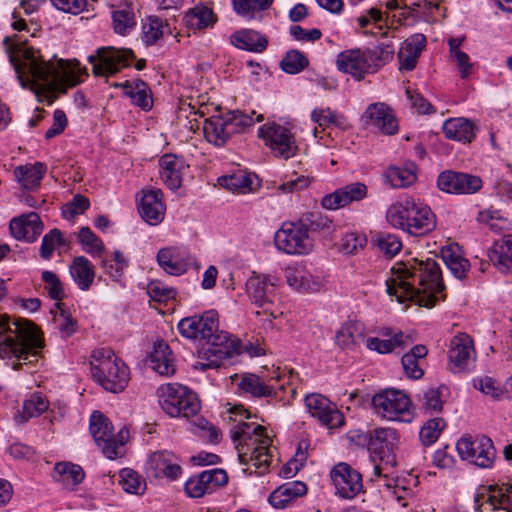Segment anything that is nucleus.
Returning a JSON list of instances; mask_svg holds the SVG:
<instances>
[{"instance_id":"69168bd1","label":"nucleus","mask_w":512,"mask_h":512,"mask_svg":"<svg viewBox=\"0 0 512 512\" xmlns=\"http://www.w3.org/2000/svg\"><path fill=\"white\" fill-rule=\"evenodd\" d=\"M421 404L426 412H440L443 408L440 390L438 388H429L424 391L421 397Z\"/></svg>"},{"instance_id":"a19ab883","label":"nucleus","mask_w":512,"mask_h":512,"mask_svg":"<svg viewBox=\"0 0 512 512\" xmlns=\"http://www.w3.org/2000/svg\"><path fill=\"white\" fill-rule=\"evenodd\" d=\"M411 343L408 336L402 332L394 334L389 339H379L377 337H369L366 340V346L369 350L376 351L380 354H388L394 352L397 348L404 349Z\"/></svg>"},{"instance_id":"774afa93","label":"nucleus","mask_w":512,"mask_h":512,"mask_svg":"<svg viewBox=\"0 0 512 512\" xmlns=\"http://www.w3.org/2000/svg\"><path fill=\"white\" fill-rule=\"evenodd\" d=\"M363 476L346 462L336 464L330 471L331 480H362Z\"/></svg>"},{"instance_id":"79ce46f5","label":"nucleus","mask_w":512,"mask_h":512,"mask_svg":"<svg viewBox=\"0 0 512 512\" xmlns=\"http://www.w3.org/2000/svg\"><path fill=\"white\" fill-rule=\"evenodd\" d=\"M49 407L48 400L40 393H34L29 399L23 403L22 411L18 412L14 419L17 423L23 424L30 418L38 417Z\"/></svg>"},{"instance_id":"ddd939ff","label":"nucleus","mask_w":512,"mask_h":512,"mask_svg":"<svg viewBox=\"0 0 512 512\" xmlns=\"http://www.w3.org/2000/svg\"><path fill=\"white\" fill-rule=\"evenodd\" d=\"M274 243L278 250L289 255H307L313 249V240L308 228L300 221L283 223L275 233Z\"/></svg>"},{"instance_id":"58836bf2","label":"nucleus","mask_w":512,"mask_h":512,"mask_svg":"<svg viewBox=\"0 0 512 512\" xmlns=\"http://www.w3.org/2000/svg\"><path fill=\"white\" fill-rule=\"evenodd\" d=\"M157 262L165 272L171 275H181L187 270V263L176 248L160 249L157 253Z\"/></svg>"},{"instance_id":"9d476101","label":"nucleus","mask_w":512,"mask_h":512,"mask_svg":"<svg viewBox=\"0 0 512 512\" xmlns=\"http://www.w3.org/2000/svg\"><path fill=\"white\" fill-rule=\"evenodd\" d=\"M157 393L161 408L171 417L188 419L197 416L201 409L197 395L184 385L178 383L162 385Z\"/></svg>"},{"instance_id":"a878e982","label":"nucleus","mask_w":512,"mask_h":512,"mask_svg":"<svg viewBox=\"0 0 512 512\" xmlns=\"http://www.w3.org/2000/svg\"><path fill=\"white\" fill-rule=\"evenodd\" d=\"M160 176L163 183L173 191L180 188L183 173L188 166L182 157L165 154L159 160Z\"/></svg>"},{"instance_id":"1a4fd4ad","label":"nucleus","mask_w":512,"mask_h":512,"mask_svg":"<svg viewBox=\"0 0 512 512\" xmlns=\"http://www.w3.org/2000/svg\"><path fill=\"white\" fill-rule=\"evenodd\" d=\"M91 373L106 391L122 392L129 382V368L111 349H97L92 354Z\"/></svg>"},{"instance_id":"20e7f679","label":"nucleus","mask_w":512,"mask_h":512,"mask_svg":"<svg viewBox=\"0 0 512 512\" xmlns=\"http://www.w3.org/2000/svg\"><path fill=\"white\" fill-rule=\"evenodd\" d=\"M9 42V37H6L4 44L7 45L9 61L23 88L30 87L35 92L52 90L58 83L64 81L66 72L63 60L57 63L45 61L32 47L9 44Z\"/></svg>"},{"instance_id":"7c9ffc66","label":"nucleus","mask_w":512,"mask_h":512,"mask_svg":"<svg viewBox=\"0 0 512 512\" xmlns=\"http://www.w3.org/2000/svg\"><path fill=\"white\" fill-rule=\"evenodd\" d=\"M230 43L238 49L261 53L268 46V39L258 31L241 29L230 36Z\"/></svg>"},{"instance_id":"6e6d98bb","label":"nucleus","mask_w":512,"mask_h":512,"mask_svg":"<svg viewBox=\"0 0 512 512\" xmlns=\"http://www.w3.org/2000/svg\"><path fill=\"white\" fill-rule=\"evenodd\" d=\"M167 25H165L166 27ZM164 34V25L158 17H149L148 22L143 25L142 40L147 45L155 44Z\"/></svg>"},{"instance_id":"5701e85b","label":"nucleus","mask_w":512,"mask_h":512,"mask_svg":"<svg viewBox=\"0 0 512 512\" xmlns=\"http://www.w3.org/2000/svg\"><path fill=\"white\" fill-rule=\"evenodd\" d=\"M473 353V342L468 335L460 334L454 337L448 351L449 369L454 373L465 371Z\"/></svg>"},{"instance_id":"e433bc0d","label":"nucleus","mask_w":512,"mask_h":512,"mask_svg":"<svg viewBox=\"0 0 512 512\" xmlns=\"http://www.w3.org/2000/svg\"><path fill=\"white\" fill-rule=\"evenodd\" d=\"M46 170L47 166L42 162L28 163L16 167L14 169V175L23 188L33 190L40 186Z\"/></svg>"},{"instance_id":"864d4df0","label":"nucleus","mask_w":512,"mask_h":512,"mask_svg":"<svg viewBox=\"0 0 512 512\" xmlns=\"http://www.w3.org/2000/svg\"><path fill=\"white\" fill-rule=\"evenodd\" d=\"M445 426L446 422L443 418L437 417L428 420L419 432V438L422 444L430 446L435 443Z\"/></svg>"},{"instance_id":"4468645a","label":"nucleus","mask_w":512,"mask_h":512,"mask_svg":"<svg viewBox=\"0 0 512 512\" xmlns=\"http://www.w3.org/2000/svg\"><path fill=\"white\" fill-rule=\"evenodd\" d=\"M135 58L131 49L101 47L96 55H90L88 61L92 64V72L95 76H112L122 68L129 66L130 61Z\"/></svg>"},{"instance_id":"4d7b16f0","label":"nucleus","mask_w":512,"mask_h":512,"mask_svg":"<svg viewBox=\"0 0 512 512\" xmlns=\"http://www.w3.org/2000/svg\"><path fill=\"white\" fill-rule=\"evenodd\" d=\"M63 245L64 240L61 231L57 228L52 229L50 232L45 234L42 239L39 250L41 258L49 260L52 257L55 248Z\"/></svg>"},{"instance_id":"5fc2aeb1","label":"nucleus","mask_w":512,"mask_h":512,"mask_svg":"<svg viewBox=\"0 0 512 512\" xmlns=\"http://www.w3.org/2000/svg\"><path fill=\"white\" fill-rule=\"evenodd\" d=\"M362 335V327L358 323H346L336 333V342L341 348H350Z\"/></svg>"},{"instance_id":"09e8293b","label":"nucleus","mask_w":512,"mask_h":512,"mask_svg":"<svg viewBox=\"0 0 512 512\" xmlns=\"http://www.w3.org/2000/svg\"><path fill=\"white\" fill-rule=\"evenodd\" d=\"M411 482H385L384 490L387 498L395 499L402 507L408 505L407 500L414 495Z\"/></svg>"},{"instance_id":"aec40b11","label":"nucleus","mask_w":512,"mask_h":512,"mask_svg":"<svg viewBox=\"0 0 512 512\" xmlns=\"http://www.w3.org/2000/svg\"><path fill=\"white\" fill-rule=\"evenodd\" d=\"M146 474L148 478L175 480L182 475V468L173 453L158 451L150 455Z\"/></svg>"},{"instance_id":"13d9d810","label":"nucleus","mask_w":512,"mask_h":512,"mask_svg":"<svg viewBox=\"0 0 512 512\" xmlns=\"http://www.w3.org/2000/svg\"><path fill=\"white\" fill-rule=\"evenodd\" d=\"M376 243L381 252L391 258L400 252L402 242L400 238L391 233H380L377 236Z\"/></svg>"},{"instance_id":"4c0bfd02","label":"nucleus","mask_w":512,"mask_h":512,"mask_svg":"<svg viewBox=\"0 0 512 512\" xmlns=\"http://www.w3.org/2000/svg\"><path fill=\"white\" fill-rule=\"evenodd\" d=\"M70 274L79 289L87 291L95 277L94 266L86 257L78 256L70 266Z\"/></svg>"},{"instance_id":"bf43d9fd","label":"nucleus","mask_w":512,"mask_h":512,"mask_svg":"<svg viewBox=\"0 0 512 512\" xmlns=\"http://www.w3.org/2000/svg\"><path fill=\"white\" fill-rule=\"evenodd\" d=\"M78 240L87 253H100L104 250L102 240L97 237L89 227H82L80 229Z\"/></svg>"},{"instance_id":"2eb2a0df","label":"nucleus","mask_w":512,"mask_h":512,"mask_svg":"<svg viewBox=\"0 0 512 512\" xmlns=\"http://www.w3.org/2000/svg\"><path fill=\"white\" fill-rule=\"evenodd\" d=\"M456 449L461 459L479 468H491L495 461V447L492 440L486 436L475 439L471 436H464L458 440Z\"/></svg>"},{"instance_id":"dca6fc26","label":"nucleus","mask_w":512,"mask_h":512,"mask_svg":"<svg viewBox=\"0 0 512 512\" xmlns=\"http://www.w3.org/2000/svg\"><path fill=\"white\" fill-rule=\"evenodd\" d=\"M246 294L253 304L263 309V314L268 315L269 322L276 318L271 310L275 298V281L269 275L253 274L247 279Z\"/></svg>"},{"instance_id":"2f4dec72","label":"nucleus","mask_w":512,"mask_h":512,"mask_svg":"<svg viewBox=\"0 0 512 512\" xmlns=\"http://www.w3.org/2000/svg\"><path fill=\"white\" fill-rule=\"evenodd\" d=\"M307 493L305 482H284L269 496V503L276 509L285 508L291 501Z\"/></svg>"},{"instance_id":"a211bd4d","label":"nucleus","mask_w":512,"mask_h":512,"mask_svg":"<svg viewBox=\"0 0 512 512\" xmlns=\"http://www.w3.org/2000/svg\"><path fill=\"white\" fill-rule=\"evenodd\" d=\"M437 186L441 191L449 194L471 195L480 191L483 181L477 175L445 170L438 175Z\"/></svg>"},{"instance_id":"423d86ee","label":"nucleus","mask_w":512,"mask_h":512,"mask_svg":"<svg viewBox=\"0 0 512 512\" xmlns=\"http://www.w3.org/2000/svg\"><path fill=\"white\" fill-rule=\"evenodd\" d=\"M388 223L414 237H423L436 228V216L427 205L413 200L392 204L387 212Z\"/></svg>"},{"instance_id":"603ef678","label":"nucleus","mask_w":512,"mask_h":512,"mask_svg":"<svg viewBox=\"0 0 512 512\" xmlns=\"http://www.w3.org/2000/svg\"><path fill=\"white\" fill-rule=\"evenodd\" d=\"M52 477L56 480H84L85 472L83 468L69 461H62L55 464Z\"/></svg>"},{"instance_id":"f3484780","label":"nucleus","mask_w":512,"mask_h":512,"mask_svg":"<svg viewBox=\"0 0 512 512\" xmlns=\"http://www.w3.org/2000/svg\"><path fill=\"white\" fill-rule=\"evenodd\" d=\"M258 135L275 156L288 159L295 155V138L288 128L273 122L261 126Z\"/></svg>"},{"instance_id":"c9c22d12","label":"nucleus","mask_w":512,"mask_h":512,"mask_svg":"<svg viewBox=\"0 0 512 512\" xmlns=\"http://www.w3.org/2000/svg\"><path fill=\"white\" fill-rule=\"evenodd\" d=\"M273 380L274 377L270 378V380L266 382L262 377L256 374L247 373L242 376V379L239 383V388L243 392L248 393L256 398L275 397V387L271 383Z\"/></svg>"},{"instance_id":"39448f33","label":"nucleus","mask_w":512,"mask_h":512,"mask_svg":"<svg viewBox=\"0 0 512 512\" xmlns=\"http://www.w3.org/2000/svg\"><path fill=\"white\" fill-rule=\"evenodd\" d=\"M236 444L239 460L246 463V456L250 453L251 464L243 469L246 476L262 477L269 468L270 455L268 449L272 443L266 433V428L255 423L240 422L232 434Z\"/></svg>"},{"instance_id":"052dcab7","label":"nucleus","mask_w":512,"mask_h":512,"mask_svg":"<svg viewBox=\"0 0 512 512\" xmlns=\"http://www.w3.org/2000/svg\"><path fill=\"white\" fill-rule=\"evenodd\" d=\"M60 303H56V307L60 310L58 315L54 316L55 324L62 338H68L73 335L78 328L77 321L71 317L69 313L60 308Z\"/></svg>"},{"instance_id":"6e6552de","label":"nucleus","mask_w":512,"mask_h":512,"mask_svg":"<svg viewBox=\"0 0 512 512\" xmlns=\"http://www.w3.org/2000/svg\"><path fill=\"white\" fill-rule=\"evenodd\" d=\"M264 117L251 111L250 114L239 110L229 111L224 115H212L204 120L203 131L208 142L223 146L234 134L245 132L255 122H262Z\"/></svg>"},{"instance_id":"3c124183","label":"nucleus","mask_w":512,"mask_h":512,"mask_svg":"<svg viewBox=\"0 0 512 512\" xmlns=\"http://www.w3.org/2000/svg\"><path fill=\"white\" fill-rule=\"evenodd\" d=\"M113 27L116 33L124 35L136 24L135 15L131 6H124L112 13Z\"/></svg>"},{"instance_id":"8fccbe9b","label":"nucleus","mask_w":512,"mask_h":512,"mask_svg":"<svg viewBox=\"0 0 512 512\" xmlns=\"http://www.w3.org/2000/svg\"><path fill=\"white\" fill-rule=\"evenodd\" d=\"M309 65L306 55L299 50H289L280 62L281 69L288 74H298Z\"/></svg>"},{"instance_id":"393cba45","label":"nucleus","mask_w":512,"mask_h":512,"mask_svg":"<svg viewBox=\"0 0 512 512\" xmlns=\"http://www.w3.org/2000/svg\"><path fill=\"white\" fill-rule=\"evenodd\" d=\"M138 210L142 219L149 225H157L165 216V205L161 190H143Z\"/></svg>"},{"instance_id":"473e14b6","label":"nucleus","mask_w":512,"mask_h":512,"mask_svg":"<svg viewBox=\"0 0 512 512\" xmlns=\"http://www.w3.org/2000/svg\"><path fill=\"white\" fill-rule=\"evenodd\" d=\"M397 441L398 435L396 430L391 428H376L371 431L369 451L382 460L385 457H389Z\"/></svg>"},{"instance_id":"ea45409f","label":"nucleus","mask_w":512,"mask_h":512,"mask_svg":"<svg viewBox=\"0 0 512 512\" xmlns=\"http://www.w3.org/2000/svg\"><path fill=\"white\" fill-rule=\"evenodd\" d=\"M441 258L455 278L462 280L466 277L470 263L459 254L458 246L442 248Z\"/></svg>"},{"instance_id":"412c9836","label":"nucleus","mask_w":512,"mask_h":512,"mask_svg":"<svg viewBox=\"0 0 512 512\" xmlns=\"http://www.w3.org/2000/svg\"><path fill=\"white\" fill-rule=\"evenodd\" d=\"M361 120L365 125L372 126L385 135H393L398 131V122L393 110L382 102L370 104Z\"/></svg>"},{"instance_id":"0eeeda50","label":"nucleus","mask_w":512,"mask_h":512,"mask_svg":"<svg viewBox=\"0 0 512 512\" xmlns=\"http://www.w3.org/2000/svg\"><path fill=\"white\" fill-rule=\"evenodd\" d=\"M393 56V45L382 43L364 51L360 49L343 51L337 56L336 65L338 70L350 74L356 80H362L366 74L375 73L390 62Z\"/></svg>"},{"instance_id":"c03bdc74","label":"nucleus","mask_w":512,"mask_h":512,"mask_svg":"<svg viewBox=\"0 0 512 512\" xmlns=\"http://www.w3.org/2000/svg\"><path fill=\"white\" fill-rule=\"evenodd\" d=\"M427 352V348L424 345H416L402 356L401 363L407 377L420 379L424 375V371L419 365V360L423 359Z\"/></svg>"},{"instance_id":"7ed1b4c3","label":"nucleus","mask_w":512,"mask_h":512,"mask_svg":"<svg viewBox=\"0 0 512 512\" xmlns=\"http://www.w3.org/2000/svg\"><path fill=\"white\" fill-rule=\"evenodd\" d=\"M177 329L184 338L205 341L209 345L203 352L206 362H196L195 369L206 371L218 368L221 361L232 357L236 350L235 340L227 332L219 330V316L213 309L181 319Z\"/></svg>"},{"instance_id":"b1692460","label":"nucleus","mask_w":512,"mask_h":512,"mask_svg":"<svg viewBox=\"0 0 512 512\" xmlns=\"http://www.w3.org/2000/svg\"><path fill=\"white\" fill-rule=\"evenodd\" d=\"M11 235L17 240L35 241L43 231V223L35 212L13 218L9 225Z\"/></svg>"},{"instance_id":"f704fd0d","label":"nucleus","mask_w":512,"mask_h":512,"mask_svg":"<svg viewBox=\"0 0 512 512\" xmlns=\"http://www.w3.org/2000/svg\"><path fill=\"white\" fill-rule=\"evenodd\" d=\"M476 127L466 118L448 119L443 124V133L446 138L463 143H470L475 137Z\"/></svg>"},{"instance_id":"a18cd8bd","label":"nucleus","mask_w":512,"mask_h":512,"mask_svg":"<svg viewBox=\"0 0 512 512\" xmlns=\"http://www.w3.org/2000/svg\"><path fill=\"white\" fill-rule=\"evenodd\" d=\"M214 14L210 8L196 6L190 9L184 16L186 26L193 30H201L211 26L214 22Z\"/></svg>"},{"instance_id":"f8f14e48","label":"nucleus","mask_w":512,"mask_h":512,"mask_svg":"<svg viewBox=\"0 0 512 512\" xmlns=\"http://www.w3.org/2000/svg\"><path fill=\"white\" fill-rule=\"evenodd\" d=\"M372 407L377 415L390 421L410 422L413 419L412 402L402 391L386 389L372 398Z\"/></svg>"},{"instance_id":"f03ea898","label":"nucleus","mask_w":512,"mask_h":512,"mask_svg":"<svg viewBox=\"0 0 512 512\" xmlns=\"http://www.w3.org/2000/svg\"><path fill=\"white\" fill-rule=\"evenodd\" d=\"M43 347L42 333L32 321L0 314V359L12 369L37 363Z\"/></svg>"},{"instance_id":"c85d7f7f","label":"nucleus","mask_w":512,"mask_h":512,"mask_svg":"<svg viewBox=\"0 0 512 512\" xmlns=\"http://www.w3.org/2000/svg\"><path fill=\"white\" fill-rule=\"evenodd\" d=\"M148 362L150 367L162 376L175 373L173 352L164 341H157L150 353Z\"/></svg>"},{"instance_id":"338daca9","label":"nucleus","mask_w":512,"mask_h":512,"mask_svg":"<svg viewBox=\"0 0 512 512\" xmlns=\"http://www.w3.org/2000/svg\"><path fill=\"white\" fill-rule=\"evenodd\" d=\"M42 280L46 283V289L51 299L60 301L64 297V291L58 276L52 271H43Z\"/></svg>"},{"instance_id":"e2e57ef3","label":"nucleus","mask_w":512,"mask_h":512,"mask_svg":"<svg viewBox=\"0 0 512 512\" xmlns=\"http://www.w3.org/2000/svg\"><path fill=\"white\" fill-rule=\"evenodd\" d=\"M307 457V451L302 450L301 445H299L294 457L290 459L280 470L279 476L286 479L293 478L297 474V472L303 467L307 460Z\"/></svg>"},{"instance_id":"4be33fe9","label":"nucleus","mask_w":512,"mask_h":512,"mask_svg":"<svg viewBox=\"0 0 512 512\" xmlns=\"http://www.w3.org/2000/svg\"><path fill=\"white\" fill-rule=\"evenodd\" d=\"M367 196V186L362 182L348 184L325 195L321 205L329 210H336L354 201H361Z\"/></svg>"},{"instance_id":"6ab92c4d","label":"nucleus","mask_w":512,"mask_h":512,"mask_svg":"<svg viewBox=\"0 0 512 512\" xmlns=\"http://www.w3.org/2000/svg\"><path fill=\"white\" fill-rule=\"evenodd\" d=\"M305 406L312 417L317 418L329 429L344 424L343 414L321 394H310L305 397Z\"/></svg>"},{"instance_id":"de8ad7c7","label":"nucleus","mask_w":512,"mask_h":512,"mask_svg":"<svg viewBox=\"0 0 512 512\" xmlns=\"http://www.w3.org/2000/svg\"><path fill=\"white\" fill-rule=\"evenodd\" d=\"M274 0H232V6L237 15L252 20L256 13L268 10Z\"/></svg>"},{"instance_id":"0e129e2a","label":"nucleus","mask_w":512,"mask_h":512,"mask_svg":"<svg viewBox=\"0 0 512 512\" xmlns=\"http://www.w3.org/2000/svg\"><path fill=\"white\" fill-rule=\"evenodd\" d=\"M387 177L395 188L407 187L416 180L414 172L399 167L390 168Z\"/></svg>"},{"instance_id":"bb28decb","label":"nucleus","mask_w":512,"mask_h":512,"mask_svg":"<svg viewBox=\"0 0 512 512\" xmlns=\"http://www.w3.org/2000/svg\"><path fill=\"white\" fill-rule=\"evenodd\" d=\"M425 46L426 37L423 34L417 33L407 38L398 52L399 70L412 71Z\"/></svg>"},{"instance_id":"c756f323","label":"nucleus","mask_w":512,"mask_h":512,"mask_svg":"<svg viewBox=\"0 0 512 512\" xmlns=\"http://www.w3.org/2000/svg\"><path fill=\"white\" fill-rule=\"evenodd\" d=\"M284 276L289 286L302 292H314L319 289V282L315 281L311 273L301 264L288 265Z\"/></svg>"},{"instance_id":"680f3d73","label":"nucleus","mask_w":512,"mask_h":512,"mask_svg":"<svg viewBox=\"0 0 512 512\" xmlns=\"http://www.w3.org/2000/svg\"><path fill=\"white\" fill-rule=\"evenodd\" d=\"M220 184L231 191H244L250 188L252 180L249 174L239 172L220 178Z\"/></svg>"},{"instance_id":"f257e3e1","label":"nucleus","mask_w":512,"mask_h":512,"mask_svg":"<svg viewBox=\"0 0 512 512\" xmlns=\"http://www.w3.org/2000/svg\"><path fill=\"white\" fill-rule=\"evenodd\" d=\"M392 271L395 276L386 281V291L400 303L411 301L431 308L444 289L440 266L433 259L417 262V267L401 264Z\"/></svg>"},{"instance_id":"9b49d317","label":"nucleus","mask_w":512,"mask_h":512,"mask_svg":"<svg viewBox=\"0 0 512 512\" xmlns=\"http://www.w3.org/2000/svg\"><path fill=\"white\" fill-rule=\"evenodd\" d=\"M90 433L102 450V453L110 460L123 454V446L126 443L129 431L123 427L118 435L114 436L111 421L99 411H94L90 416Z\"/></svg>"},{"instance_id":"72a5a7b5","label":"nucleus","mask_w":512,"mask_h":512,"mask_svg":"<svg viewBox=\"0 0 512 512\" xmlns=\"http://www.w3.org/2000/svg\"><path fill=\"white\" fill-rule=\"evenodd\" d=\"M489 258L500 271L512 270V234L503 235L494 241Z\"/></svg>"},{"instance_id":"cd10ccee","label":"nucleus","mask_w":512,"mask_h":512,"mask_svg":"<svg viewBox=\"0 0 512 512\" xmlns=\"http://www.w3.org/2000/svg\"><path fill=\"white\" fill-rule=\"evenodd\" d=\"M483 497L493 512H512V483L491 484Z\"/></svg>"},{"instance_id":"37998d69","label":"nucleus","mask_w":512,"mask_h":512,"mask_svg":"<svg viewBox=\"0 0 512 512\" xmlns=\"http://www.w3.org/2000/svg\"><path fill=\"white\" fill-rule=\"evenodd\" d=\"M114 86L122 87L124 94L142 109L149 110L152 107V99L148 95V85L144 81L138 79L134 83L126 81L123 84L115 83Z\"/></svg>"},{"instance_id":"49530a36","label":"nucleus","mask_w":512,"mask_h":512,"mask_svg":"<svg viewBox=\"0 0 512 512\" xmlns=\"http://www.w3.org/2000/svg\"><path fill=\"white\" fill-rule=\"evenodd\" d=\"M299 221L308 228V233L318 232L322 234L323 237L330 236L335 230L333 221L328 218V216L322 215L321 213L311 212L304 214Z\"/></svg>"}]
</instances>
